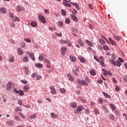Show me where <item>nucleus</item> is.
<instances>
[{
    "instance_id": "obj_1",
    "label": "nucleus",
    "mask_w": 127,
    "mask_h": 127,
    "mask_svg": "<svg viewBox=\"0 0 127 127\" xmlns=\"http://www.w3.org/2000/svg\"><path fill=\"white\" fill-rule=\"evenodd\" d=\"M50 89L51 90V94H53V95H56L57 94V91H56V89H55V87L54 86H51L50 87Z\"/></svg>"
},
{
    "instance_id": "obj_2",
    "label": "nucleus",
    "mask_w": 127,
    "mask_h": 127,
    "mask_svg": "<svg viewBox=\"0 0 127 127\" xmlns=\"http://www.w3.org/2000/svg\"><path fill=\"white\" fill-rule=\"evenodd\" d=\"M39 20L41 22H42V23H46V20H45V17L41 15H40L38 16Z\"/></svg>"
},
{
    "instance_id": "obj_3",
    "label": "nucleus",
    "mask_w": 127,
    "mask_h": 127,
    "mask_svg": "<svg viewBox=\"0 0 127 127\" xmlns=\"http://www.w3.org/2000/svg\"><path fill=\"white\" fill-rule=\"evenodd\" d=\"M72 71L75 76H78V72H79V67L78 66H75V68L73 69Z\"/></svg>"
},
{
    "instance_id": "obj_4",
    "label": "nucleus",
    "mask_w": 127,
    "mask_h": 127,
    "mask_svg": "<svg viewBox=\"0 0 127 127\" xmlns=\"http://www.w3.org/2000/svg\"><path fill=\"white\" fill-rule=\"evenodd\" d=\"M23 90L25 93H27L29 91V86L27 84L25 85L23 87Z\"/></svg>"
},
{
    "instance_id": "obj_5",
    "label": "nucleus",
    "mask_w": 127,
    "mask_h": 127,
    "mask_svg": "<svg viewBox=\"0 0 127 127\" xmlns=\"http://www.w3.org/2000/svg\"><path fill=\"white\" fill-rule=\"evenodd\" d=\"M11 85H12V83L11 82H8L6 85V90L7 91H10L11 89Z\"/></svg>"
},
{
    "instance_id": "obj_6",
    "label": "nucleus",
    "mask_w": 127,
    "mask_h": 127,
    "mask_svg": "<svg viewBox=\"0 0 127 127\" xmlns=\"http://www.w3.org/2000/svg\"><path fill=\"white\" fill-rule=\"evenodd\" d=\"M70 17L72 18V19L75 22H77L78 21V18L75 16L73 14H70Z\"/></svg>"
},
{
    "instance_id": "obj_7",
    "label": "nucleus",
    "mask_w": 127,
    "mask_h": 127,
    "mask_svg": "<svg viewBox=\"0 0 127 127\" xmlns=\"http://www.w3.org/2000/svg\"><path fill=\"white\" fill-rule=\"evenodd\" d=\"M6 125L10 126V127H12L14 125V122L13 120H10V121L6 122Z\"/></svg>"
},
{
    "instance_id": "obj_8",
    "label": "nucleus",
    "mask_w": 127,
    "mask_h": 127,
    "mask_svg": "<svg viewBox=\"0 0 127 127\" xmlns=\"http://www.w3.org/2000/svg\"><path fill=\"white\" fill-rule=\"evenodd\" d=\"M17 52L18 55H23V51H22V49L20 48H18L17 49Z\"/></svg>"
},
{
    "instance_id": "obj_9",
    "label": "nucleus",
    "mask_w": 127,
    "mask_h": 127,
    "mask_svg": "<svg viewBox=\"0 0 127 127\" xmlns=\"http://www.w3.org/2000/svg\"><path fill=\"white\" fill-rule=\"evenodd\" d=\"M51 117L52 119H57V118L58 117V115L53 112H52L51 113Z\"/></svg>"
},
{
    "instance_id": "obj_10",
    "label": "nucleus",
    "mask_w": 127,
    "mask_h": 127,
    "mask_svg": "<svg viewBox=\"0 0 127 127\" xmlns=\"http://www.w3.org/2000/svg\"><path fill=\"white\" fill-rule=\"evenodd\" d=\"M77 110L80 113V112H82V111L84 110V107L81 105H79L77 108Z\"/></svg>"
},
{
    "instance_id": "obj_11",
    "label": "nucleus",
    "mask_w": 127,
    "mask_h": 127,
    "mask_svg": "<svg viewBox=\"0 0 127 127\" xmlns=\"http://www.w3.org/2000/svg\"><path fill=\"white\" fill-rule=\"evenodd\" d=\"M22 61L23 62H24L25 63H26L27 62H28V57L26 56H25L23 58Z\"/></svg>"
},
{
    "instance_id": "obj_12",
    "label": "nucleus",
    "mask_w": 127,
    "mask_h": 127,
    "mask_svg": "<svg viewBox=\"0 0 127 127\" xmlns=\"http://www.w3.org/2000/svg\"><path fill=\"white\" fill-rule=\"evenodd\" d=\"M102 94H103V95L104 96V97H105L106 98H109V99H111V97L110 96V95H109L108 93H106L105 92H102Z\"/></svg>"
},
{
    "instance_id": "obj_13",
    "label": "nucleus",
    "mask_w": 127,
    "mask_h": 127,
    "mask_svg": "<svg viewBox=\"0 0 127 127\" xmlns=\"http://www.w3.org/2000/svg\"><path fill=\"white\" fill-rule=\"evenodd\" d=\"M69 58L71 62H75L76 61V57H73V56H70Z\"/></svg>"
},
{
    "instance_id": "obj_14",
    "label": "nucleus",
    "mask_w": 127,
    "mask_h": 127,
    "mask_svg": "<svg viewBox=\"0 0 127 127\" xmlns=\"http://www.w3.org/2000/svg\"><path fill=\"white\" fill-rule=\"evenodd\" d=\"M79 60H80V62H82V63H85V62H86V60L82 56L79 57Z\"/></svg>"
},
{
    "instance_id": "obj_15",
    "label": "nucleus",
    "mask_w": 127,
    "mask_h": 127,
    "mask_svg": "<svg viewBox=\"0 0 127 127\" xmlns=\"http://www.w3.org/2000/svg\"><path fill=\"white\" fill-rule=\"evenodd\" d=\"M85 42H86V43H87V45H89V46H90L91 47H92V46H93V43H92V42H91V41H90L89 40H86Z\"/></svg>"
},
{
    "instance_id": "obj_16",
    "label": "nucleus",
    "mask_w": 127,
    "mask_h": 127,
    "mask_svg": "<svg viewBox=\"0 0 127 127\" xmlns=\"http://www.w3.org/2000/svg\"><path fill=\"white\" fill-rule=\"evenodd\" d=\"M29 56L30 58H31L33 60V61H35V57H34V54H30Z\"/></svg>"
},
{
    "instance_id": "obj_17",
    "label": "nucleus",
    "mask_w": 127,
    "mask_h": 127,
    "mask_svg": "<svg viewBox=\"0 0 127 127\" xmlns=\"http://www.w3.org/2000/svg\"><path fill=\"white\" fill-rule=\"evenodd\" d=\"M67 76L68 77L69 80H70V81H73L74 78H73V77H72L71 76V74H70V73H68L67 74Z\"/></svg>"
},
{
    "instance_id": "obj_18",
    "label": "nucleus",
    "mask_w": 127,
    "mask_h": 127,
    "mask_svg": "<svg viewBox=\"0 0 127 127\" xmlns=\"http://www.w3.org/2000/svg\"><path fill=\"white\" fill-rule=\"evenodd\" d=\"M6 12V10L4 8H1L0 9V13H5Z\"/></svg>"
},
{
    "instance_id": "obj_19",
    "label": "nucleus",
    "mask_w": 127,
    "mask_h": 127,
    "mask_svg": "<svg viewBox=\"0 0 127 127\" xmlns=\"http://www.w3.org/2000/svg\"><path fill=\"white\" fill-rule=\"evenodd\" d=\"M102 108L104 110V112H105L106 113H109V110H108V109H107V107L105 106V105H102Z\"/></svg>"
},
{
    "instance_id": "obj_20",
    "label": "nucleus",
    "mask_w": 127,
    "mask_h": 127,
    "mask_svg": "<svg viewBox=\"0 0 127 127\" xmlns=\"http://www.w3.org/2000/svg\"><path fill=\"white\" fill-rule=\"evenodd\" d=\"M70 106L72 107V108H76L77 107V103L75 102H71L70 103Z\"/></svg>"
},
{
    "instance_id": "obj_21",
    "label": "nucleus",
    "mask_w": 127,
    "mask_h": 127,
    "mask_svg": "<svg viewBox=\"0 0 127 127\" xmlns=\"http://www.w3.org/2000/svg\"><path fill=\"white\" fill-rule=\"evenodd\" d=\"M78 43H79L80 46L84 47V42H82V40L81 39L78 40Z\"/></svg>"
},
{
    "instance_id": "obj_22",
    "label": "nucleus",
    "mask_w": 127,
    "mask_h": 127,
    "mask_svg": "<svg viewBox=\"0 0 127 127\" xmlns=\"http://www.w3.org/2000/svg\"><path fill=\"white\" fill-rule=\"evenodd\" d=\"M13 61H14V57L13 56L10 57V58L9 59V62L12 63Z\"/></svg>"
},
{
    "instance_id": "obj_23",
    "label": "nucleus",
    "mask_w": 127,
    "mask_h": 127,
    "mask_svg": "<svg viewBox=\"0 0 127 127\" xmlns=\"http://www.w3.org/2000/svg\"><path fill=\"white\" fill-rule=\"evenodd\" d=\"M31 26H33V27H36L37 26V23L36 22H32L31 23Z\"/></svg>"
},
{
    "instance_id": "obj_24",
    "label": "nucleus",
    "mask_w": 127,
    "mask_h": 127,
    "mask_svg": "<svg viewBox=\"0 0 127 127\" xmlns=\"http://www.w3.org/2000/svg\"><path fill=\"white\" fill-rule=\"evenodd\" d=\"M110 108H111L112 111H115L116 110V106L114 105V104H110Z\"/></svg>"
},
{
    "instance_id": "obj_25",
    "label": "nucleus",
    "mask_w": 127,
    "mask_h": 127,
    "mask_svg": "<svg viewBox=\"0 0 127 127\" xmlns=\"http://www.w3.org/2000/svg\"><path fill=\"white\" fill-rule=\"evenodd\" d=\"M35 66L37 68H42V67H43V65H42L41 64H36Z\"/></svg>"
},
{
    "instance_id": "obj_26",
    "label": "nucleus",
    "mask_w": 127,
    "mask_h": 127,
    "mask_svg": "<svg viewBox=\"0 0 127 127\" xmlns=\"http://www.w3.org/2000/svg\"><path fill=\"white\" fill-rule=\"evenodd\" d=\"M61 52H66L67 51V49L65 47H63L61 49Z\"/></svg>"
},
{
    "instance_id": "obj_27",
    "label": "nucleus",
    "mask_w": 127,
    "mask_h": 127,
    "mask_svg": "<svg viewBox=\"0 0 127 127\" xmlns=\"http://www.w3.org/2000/svg\"><path fill=\"white\" fill-rule=\"evenodd\" d=\"M12 19L13 21L15 22V21H18V20H19V18L14 16L13 17V18Z\"/></svg>"
},
{
    "instance_id": "obj_28",
    "label": "nucleus",
    "mask_w": 127,
    "mask_h": 127,
    "mask_svg": "<svg viewBox=\"0 0 127 127\" xmlns=\"http://www.w3.org/2000/svg\"><path fill=\"white\" fill-rule=\"evenodd\" d=\"M81 84H82V85H83L84 86H88V83H87V82H86V81H85L83 79L82 80Z\"/></svg>"
},
{
    "instance_id": "obj_29",
    "label": "nucleus",
    "mask_w": 127,
    "mask_h": 127,
    "mask_svg": "<svg viewBox=\"0 0 127 127\" xmlns=\"http://www.w3.org/2000/svg\"><path fill=\"white\" fill-rule=\"evenodd\" d=\"M65 22L67 24H69V23H70V22H71V21L70 20V19H69L68 18H65Z\"/></svg>"
},
{
    "instance_id": "obj_30",
    "label": "nucleus",
    "mask_w": 127,
    "mask_h": 127,
    "mask_svg": "<svg viewBox=\"0 0 127 127\" xmlns=\"http://www.w3.org/2000/svg\"><path fill=\"white\" fill-rule=\"evenodd\" d=\"M59 90L62 94H65V90L64 88H60Z\"/></svg>"
},
{
    "instance_id": "obj_31",
    "label": "nucleus",
    "mask_w": 127,
    "mask_h": 127,
    "mask_svg": "<svg viewBox=\"0 0 127 127\" xmlns=\"http://www.w3.org/2000/svg\"><path fill=\"white\" fill-rule=\"evenodd\" d=\"M64 5L65 6H67L68 7H71L72 6L71 4L67 2H64Z\"/></svg>"
},
{
    "instance_id": "obj_32",
    "label": "nucleus",
    "mask_w": 127,
    "mask_h": 127,
    "mask_svg": "<svg viewBox=\"0 0 127 127\" xmlns=\"http://www.w3.org/2000/svg\"><path fill=\"white\" fill-rule=\"evenodd\" d=\"M14 119L16 121H18V122H20V118L18 116L16 115L14 116Z\"/></svg>"
},
{
    "instance_id": "obj_33",
    "label": "nucleus",
    "mask_w": 127,
    "mask_h": 127,
    "mask_svg": "<svg viewBox=\"0 0 127 127\" xmlns=\"http://www.w3.org/2000/svg\"><path fill=\"white\" fill-rule=\"evenodd\" d=\"M114 38L117 40V41H120L121 40V37L120 36H117L116 35H114Z\"/></svg>"
},
{
    "instance_id": "obj_34",
    "label": "nucleus",
    "mask_w": 127,
    "mask_h": 127,
    "mask_svg": "<svg viewBox=\"0 0 127 127\" xmlns=\"http://www.w3.org/2000/svg\"><path fill=\"white\" fill-rule=\"evenodd\" d=\"M61 11H62V15H63L64 16H65L66 15V11H65V10L64 9H62Z\"/></svg>"
},
{
    "instance_id": "obj_35",
    "label": "nucleus",
    "mask_w": 127,
    "mask_h": 127,
    "mask_svg": "<svg viewBox=\"0 0 127 127\" xmlns=\"http://www.w3.org/2000/svg\"><path fill=\"white\" fill-rule=\"evenodd\" d=\"M117 62V65L118 66V67H121V66H122V64L121 63V62H120V61H116Z\"/></svg>"
},
{
    "instance_id": "obj_36",
    "label": "nucleus",
    "mask_w": 127,
    "mask_h": 127,
    "mask_svg": "<svg viewBox=\"0 0 127 127\" xmlns=\"http://www.w3.org/2000/svg\"><path fill=\"white\" fill-rule=\"evenodd\" d=\"M94 112L95 115H99V114H100V111L98 109H94Z\"/></svg>"
},
{
    "instance_id": "obj_37",
    "label": "nucleus",
    "mask_w": 127,
    "mask_h": 127,
    "mask_svg": "<svg viewBox=\"0 0 127 127\" xmlns=\"http://www.w3.org/2000/svg\"><path fill=\"white\" fill-rule=\"evenodd\" d=\"M90 74L91 75H93L94 76H95V75H96V71H95V70L92 69L90 71Z\"/></svg>"
},
{
    "instance_id": "obj_38",
    "label": "nucleus",
    "mask_w": 127,
    "mask_h": 127,
    "mask_svg": "<svg viewBox=\"0 0 127 127\" xmlns=\"http://www.w3.org/2000/svg\"><path fill=\"white\" fill-rule=\"evenodd\" d=\"M9 25L10 27H12V28H14V27H15V24L13 22H10Z\"/></svg>"
},
{
    "instance_id": "obj_39",
    "label": "nucleus",
    "mask_w": 127,
    "mask_h": 127,
    "mask_svg": "<svg viewBox=\"0 0 127 127\" xmlns=\"http://www.w3.org/2000/svg\"><path fill=\"white\" fill-rule=\"evenodd\" d=\"M35 118H36V114H34V115H31L30 116V119L31 120L33 119H35Z\"/></svg>"
},
{
    "instance_id": "obj_40",
    "label": "nucleus",
    "mask_w": 127,
    "mask_h": 127,
    "mask_svg": "<svg viewBox=\"0 0 127 127\" xmlns=\"http://www.w3.org/2000/svg\"><path fill=\"white\" fill-rule=\"evenodd\" d=\"M103 48L104 50H106V51H108V50H109V47L107 46V45H104Z\"/></svg>"
},
{
    "instance_id": "obj_41",
    "label": "nucleus",
    "mask_w": 127,
    "mask_h": 127,
    "mask_svg": "<svg viewBox=\"0 0 127 127\" xmlns=\"http://www.w3.org/2000/svg\"><path fill=\"white\" fill-rule=\"evenodd\" d=\"M15 111V112H22V110H21V109H20V108H19V107H16Z\"/></svg>"
},
{
    "instance_id": "obj_42",
    "label": "nucleus",
    "mask_w": 127,
    "mask_h": 127,
    "mask_svg": "<svg viewBox=\"0 0 127 127\" xmlns=\"http://www.w3.org/2000/svg\"><path fill=\"white\" fill-rule=\"evenodd\" d=\"M19 95H20V96H23V95H24V93H23V91L22 90H19Z\"/></svg>"
},
{
    "instance_id": "obj_43",
    "label": "nucleus",
    "mask_w": 127,
    "mask_h": 127,
    "mask_svg": "<svg viewBox=\"0 0 127 127\" xmlns=\"http://www.w3.org/2000/svg\"><path fill=\"white\" fill-rule=\"evenodd\" d=\"M60 43H62V44H66V43H67V41L64 40H61Z\"/></svg>"
},
{
    "instance_id": "obj_44",
    "label": "nucleus",
    "mask_w": 127,
    "mask_h": 127,
    "mask_svg": "<svg viewBox=\"0 0 127 127\" xmlns=\"http://www.w3.org/2000/svg\"><path fill=\"white\" fill-rule=\"evenodd\" d=\"M16 9L17 11H21V7L19 6H17L16 8Z\"/></svg>"
},
{
    "instance_id": "obj_45",
    "label": "nucleus",
    "mask_w": 127,
    "mask_h": 127,
    "mask_svg": "<svg viewBox=\"0 0 127 127\" xmlns=\"http://www.w3.org/2000/svg\"><path fill=\"white\" fill-rule=\"evenodd\" d=\"M44 61H45V63H46L47 64H50V61H49V60L45 59Z\"/></svg>"
},
{
    "instance_id": "obj_46",
    "label": "nucleus",
    "mask_w": 127,
    "mask_h": 127,
    "mask_svg": "<svg viewBox=\"0 0 127 127\" xmlns=\"http://www.w3.org/2000/svg\"><path fill=\"white\" fill-rule=\"evenodd\" d=\"M103 70V71H104V75H105V76H108V71H107V70H105V69H102Z\"/></svg>"
},
{
    "instance_id": "obj_47",
    "label": "nucleus",
    "mask_w": 127,
    "mask_h": 127,
    "mask_svg": "<svg viewBox=\"0 0 127 127\" xmlns=\"http://www.w3.org/2000/svg\"><path fill=\"white\" fill-rule=\"evenodd\" d=\"M99 42H100V43H101V44H105V40L104 39H100L99 40Z\"/></svg>"
},
{
    "instance_id": "obj_48",
    "label": "nucleus",
    "mask_w": 127,
    "mask_h": 127,
    "mask_svg": "<svg viewBox=\"0 0 127 127\" xmlns=\"http://www.w3.org/2000/svg\"><path fill=\"white\" fill-rule=\"evenodd\" d=\"M21 83H23V84H27V81L25 79H22L21 80Z\"/></svg>"
},
{
    "instance_id": "obj_49",
    "label": "nucleus",
    "mask_w": 127,
    "mask_h": 127,
    "mask_svg": "<svg viewBox=\"0 0 127 127\" xmlns=\"http://www.w3.org/2000/svg\"><path fill=\"white\" fill-rule=\"evenodd\" d=\"M111 63L113 64V65H114V66H117V63H116V61L114 60H112L111 61Z\"/></svg>"
},
{
    "instance_id": "obj_50",
    "label": "nucleus",
    "mask_w": 127,
    "mask_h": 127,
    "mask_svg": "<svg viewBox=\"0 0 127 127\" xmlns=\"http://www.w3.org/2000/svg\"><path fill=\"white\" fill-rule=\"evenodd\" d=\"M109 117L111 120H114L115 119V116H114L113 114L110 115Z\"/></svg>"
},
{
    "instance_id": "obj_51",
    "label": "nucleus",
    "mask_w": 127,
    "mask_h": 127,
    "mask_svg": "<svg viewBox=\"0 0 127 127\" xmlns=\"http://www.w3.org/2000/svg\"><path fill=\"white\" fill-rule=\"evenodd\" d=\"M59 26H60L61 27H62V26H63V21H60L59 22Z\"/></svg>"
},
{
    "instance_id": "obj_52",
    "label": "nucleus",
    "mask_w": 127,
    "mask_h": 127,
    "mask_svg": "<svg viewBox=\"0 0 127 127\" xmlns=\"http://www.w3.org/2000/svg\"><path fill=\"white\" fill-rule=\"evenodd\" d=\"M18 104L19 105H20V106H22V100H18Z\"/></svg>"
},
{
    "instance_id": "obj_53",
    "label": "nucleus",
    "mask_w": 127,
    "mask_h": 127,
    "mask_svg": "<svg viewBox=\"0 0 127 127\" xmlns=\"http://www.w3.org/2000/svg\"><path fill=\"white\" fill-rule=\"evenodd\" d=\"M20 117H21V118H22V119H25V116H24V115H23V114L21 113H19Z\"/></svg>"
},
{
    "instance_id": "obj_54",
    "label": "nucleus",
    "mask_w": 127,
    "mask_h": 127,
    "mask_svg": "<svg viewBox=\"0 0 127 127\" xmlns=\"http://www.w3.org/2000/svg\"><path fill=\"white\" fill-rule=\"evenodd\" d=\"M43 59H44L43 57L41 55H40V56L39 57V60H40V61H42L43 60Z\"/></svg>"
},
{
    "instance_id": "obj_55",
    "label": "nucleus",
    "mask_w": 127,
    "mask_h": 127,
    "mask_svg": "<svg viewBox=\"0 0 127 127\" xmlns=\"http://www.w3.org/2000/svg\"><path fill=\"white\" fill-rule=\"evenodd\" d=\"M36 76H37V73H33V74H32V75H31V77H32V78H35V77H36Z\"/></svg>"
},
{
    "instance_id": "obj_56",
    "label": "nucleus",
    "mask_w": 127,
    "mask_h": 127,
    "mask_svg": "<svg viewBox=\"0 0 127 127\" xmlns=\"http://www.w3.org/2000/svg\"><path fill=\"white\" fill-rule=\"evenodd\" d=\"M74 6L76 8V9H77V10H79V9H80V7H79V4H78V3H76V4Z\"/></svg>"
},
{
    "instance_id": "obj_57",
    "label": "nucleus",
    "mask_w": 127,
    "mask_h": 127,
    "mask_svg": "<svg viewBox=\"0 0 127 127\" xmlns=\"http://www.w3.org/2000/svg\"><path fill=\"white\" fill-rule=\"evenodd\" d=\"M24 40H25V41H26V42H29V43L31 42V41L29 39L25 38V39H24Z\"/></svg>"
},
{
    "instance_id": "obj_58",
    "label": "nucleus",
    "mask_w": 127,
    "mask_h": 127,
    "mask_svg": "<svg viewBox=\"0 0 127 127\" xmlns=\"http://www.w3.org/2000/svg\"><path fill=\"white\" fill-rule=\"evenodd\" d=\"M94 58L95 60L97 61V62H100V60L99 59H98V57H97V56H94Z\"/></svg>"
},
{
    "instance_id": "obj_59",
    "label": "nucleus",
    "mask_w": 127,
    "mask_h": 127,
    "mask_svg": "<svg viewBox=\"0 0 127 127\" xmlns=\"http://www.w3.org/2000/svg\"><path fill=\"white\" fill-rule=\"evenodd\" d=\"M123 80L125 82H127V75L124 76Z\"/></svg>"
},
{
    "instance_id": "obj_60",
    "label": "nucleus",
    "mask_w": 127,
    "mask_h": 127,
    "mask_svg": "<svg viewBox=\"0 0 127 127\" xmlns=\"http://www.w3.org/2000/svg\"><path fill=\"white\" fill-rule=\"evenodd\" d=\"M13 91L15 92V93H16V94H19V91L16 90V88H14Z\"/></svg>"
},
{
    "instance_id": "obj_61",
    "label": "nucleus",
    "mask_w": 127,
    "mask_h": 127,
    "mask_svg": "<svg viewBox=\"0 0 127 127\" xmlns=\"http://www.w3.org/2000/svg\"><path fill=\"white\" fill-rule=\"evenodd\" d=\"M100 63L102 66H105V63H104V60L100 61Z\"/></svg>"
},
{
    "instance_id": "obj_62",
    "label": "nucleus",
    "mask_w": 127,
    "mask_h": 127,
    "mask_svg": "<svg viewBox=\"0 0 127 127\" xmlns=\"http://www.w3.org/2000/svg\"><path fill=\"white\" fill-rule=\"evenodd\" d=\"M56 35H58V36H60V37H61L62 36V33H57L56 32Z\"/></svg>"
},
{
    "instance_id": "obj_63",
    "label": "nucleus",
    "mask_w": 127,
    "mask_h": 127,
    "mask_svg": "<svg viewBox=\"0 0 127 127\" xmlns=\"http://www.w3.org/2000/svg\"><path fill=\"white\" fill-rule=\"evenodd\" d=\"M44 12L45 13L49 14V10H48V9H46L44 10Z\"/></svg>"
},
{
    "instance_id": "obj_64",
    "label": "nucleus",
    "mask_w": 127,
    "mask_h": 127,
    "mask_svg": "<svg viewBox=\"0 0 127 127\" xmlns=\"http://www.w3.org/2000/svg\"><path fill=\"white\" fill-rule=\"evenodd\" d=\"M72 31L73 32V33H77V31L76 30V29H72Z\"/></svg>"
}]
</instances>
